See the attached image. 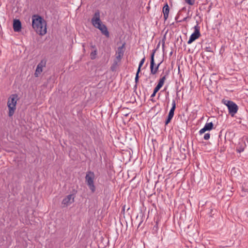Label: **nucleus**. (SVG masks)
<instances>
[{
	"instance_id": "dca6fc26",
	"label": "nucleus",
	"mask_w": 248,
	"mask_h": 248,
	"mask_svg": "<svg viewBox=\"0 0 248 248\" xmlns=\"http://www.w3.org/2000/svg\"><path fill=\"white\" fill-rule=\"evenodd\" d=\"M97 50H93L90 54V57L91 59L92 60H94L96 58L97 55Z\"/></svg>"
},
{
	"instance_id": "72a5a7b5",
	"label": "nucleus",
	"mask_w": 248,
	"mask_h": 248,
	"mask_svg": "<svg viewBox=\"0 0 248 248\" xmlns=\"http://www.w3.org/2000/svg\"><path fill=\"white\" fill-rule=\"evenodd\" d=\"M82 46L84 47V44H83Z\"/></svg>"
},
{
	"instance_id": "a878e982",
	"label": "nucleus",
	"mask_w": 248,
	"mask_h": 248,
	"mask_svg": "<svg viewBox=\"0 0 248 248\" xmlns=\"http://www.w3.org/2000/svg\"><path fill=\"white\" fill-rule=\"evenodd\" d=\"M90 47L91 48L93 49V50H97V48L95 46V45H93V44L91 43H90Z\"/></svg>"
},
{
	"instance_id": "6ab92c4d",
	"label": "nucleus",
	"mask_w": 248,
	"mask_h": 248,
	"mask_svg": "<svg viewBox=\"0 0 248 248\" xmlns=\"http://www.w3.org/2000/svg\"><path fill=\"white\" fill-rule=\"evenodd\" d=\"M145 58L144 57L140 61L139 65V67H138V70H137V71H139V72H140L141 67L142 66V65L143 64V63H144V62H145Z\"/></svg>"
},
{
	"instance_id": "f3484780",
	"label": "nucleus",
	"mask_w": 248,
	"mask_h": 248,
	"mask_svg": "<svg viewBox=\"0 0 248 248\" xmlns=\"http://www.w3.org/2000/svg\"><path fill=\"white\" fill-rule=\"evenodd\" d=\"M118 62H119L117 60H115L114 61L113 64L111 66V70L112 71H115L116 70L115 69H116V66L118 65Z\"/></svg>"
},
{
	"instance_id": "6e6552de",
	"label": "nucleus",
	"mask_w": 248,
	"mask_h": 248,
	"mask_svg": "<svg viewBox=\"0 0 248 248\" xmlns=\"http://www.w3.org/2000/svg\"><path fill=\"white\" fill-rule=\"evenodd\" d=\"M46 61L43 60L41 61V62L38 64L34 73L35 77H38L39 76L43 71V68L46 66Z\"/></svg>"
},
{
	"instance_id": "2eb2a0df",
	"label": "nucleus",
	"mask_w": 248,
	"mask_h": 248,
	"mask_svg": "<svg viewBox=\"0 0 248 248\" xmlns=\"http://www.w3.org/2000/svg\"><path fill=\"white\" fill-rule=\"evenodd\" d=\"M213 126H214V125H213V123L210 122V123H206L204 125V127L207 130V131H210L213 129Z\"/></svg>"
},
{
	"instance_id": "bb28decb",
	"label": "nucleus",
	"mask_w": 248,
	"mask_h": 248,
	"mask_svg": "<svg viewBox=\"0 0 248 248\" xmlns=\"http://www.w3.org/2000/svg\"><path fill=\"white\" fill-rule=\"evenodd\" d=\"M188 18H189L188 16L184 18L182 20L178 21V22H182V21H186L187 19Z\"/></svg>"
},
{
	"instance_id": "473e14b6",
	"label": "nucleus",
	"mask_w": 248,
	"mask_h": 248,
	"mask_svg": "<svg viewBox=\"0 0 248 248\" xmlns=\"http://www.w3.org/2000/svg\"><path fill=\"white\" fill-rule=\"evenodd\" d=\"M172 54V52L171 51L170 53V55H171Z\"/></svg>"
},
{
	"instance_id": "9b49d317",
	"label": "nucleus",
	"mask_w": 248,
	"mask_h": 248,
	"mask_svg": "<svg viewBox=\"0 0 248 248\" xmlns=\"http://www.w3.org/2000/svg\"><path fill=\"white\" fill-rule=\"evenodd\" d=\"M13 29L16 32L20 31L21 29V23L19 19H15L14 20Z\"/></svg>"
},
{
	"instance_id": "5701e85b",
	"label": "nucleus",
	"mask_w": 248,
	"mask_h": 248,
	"mask_svg": "<svg viewBox=\"0 0 248 248\" xmlns=\"http://www.w3.org/2000/svg\"><path fill=\"white\" fill-rule=\"evenodd\" d=\"M207 130L205 128V127L204 126L202 128L200 131L199 133L200 135L203 134L205 133Z\"/></svg>"
},
{
	"instance_id": "7ed1b4c3",
	"label": "nucleus",
	"mask_w": 248,
	"mask_h": 248,
	"mask_svg": "<svg viewBox=\"0 0 248 248\" xmlns=\"http://www.w3.org/2000/svg\"><path fill=\"white\" fill-rule=\"evenodd\" d=\"M17 96L16 94H13L8 99L7 106L9 108L8 115L10 117L13 115L16 109Z\"/></svg>"
},
{
	"instance_id": "412c9836",
	"label": "nucleus",
	"mask_w": 248,
	"mask_h": 248,
	"mask_svg": "<svg viewBox=\"0 0 248 248\" xmlns=\"http://www.w3.org/2000/svg\"><path fill=\"white\" fill-rule=\"evenodd\" d=\"M140 73V72H139V71H137V73H136V77H135V83L136 84H138V82L139 81V73Z\"/></svg>"
},
{
	"instance_id": "c85d7f7f",
	"label": "nucleus",
	"mask_w": 248,
	"mask_h": 248,
	"mask_svg": "<svg viewBox=\"0 0 248 248\" xmlns=\"http://www.w3.org/2000/svg\"><path fill=\"white\" fill-rule=\"evenodd\" d=\"M137 88V84L136 83L135 86H134V92H136Z\"/></svg>"
},
{
	"instance_id": "f704fd0d",
	"label": "nucleus",
	"mask_w": 248,
	"mask_h": 248,
	"mask_svg": "<svg viewBox=\"0 0 248 248\" xmlns=\"http://www.w3.org/2000/svg\"><path fill=\"white\" fill-rule=\"evenodd\" d=\"M159 46V43L158 44L157 47H158Z\"/></svg>"
},
{
	"instance_id": "393cba45",
	"label": "nucleus",
	"mask_w": 248,
	"mask_h": 248,
	"mask_svg": "<svg viewBox=\"0 0 248 248\" xmlns=\"http://www.w3.org/2000/svg\"><path fill=\"white\" fill-rule=\"evenodd\" d=\"M244 148L243 147H237L236 149V151L239 153H241V152L244 151Z\"/></svg>"
},
{
	"instance_id": "2f4dec72",
	"label": "nucleus",
	"mask_w": 248,
	"mask_h": 248,
	"mask_svg": "<svg viewBox=\"0 0 248 248\" xmlns=\"http://www.w3.org/2000/svg\"><path fill=\"white\" fill-rule=\"evenodd\" d=\"M178 19V17L177 16H176L175 17V20H177Z\"/></svg>"
},
{
	"instance_id": "4468645a",
	"label": "nucleus",
	"mask_w": 248,
	"mask_h": 248,
	"mask_svg": "<svg viewBox=\"0 0 248 248\" xmlns=\"http://www.w3.org/2000/svg\"><path fill=\"white\" fill-rule=\"evenodd\" d=\"M168 74V72H167L166 74L159 79V82L156 86H159L160 88L163 86L165 80H166V76Z\"/></svg>"
},
{
	"instance_id": "20e7f679",
	"label": "nucleus",
	"mask_w": 248,
	"mask_h": 248,
	"mask_svg": "<svg viewBox=\"0 0 248 248\" xmlns=\"http://www.w3.org/2000/svg\"><path fill=\"white\" fill-rule=\"evenodd\" d=\"M95 175L93 172L88 171L85 176V181L89 188L93 193L95 191V186L94 184Z\"/></svg>"
},
{
	"instance_id": "f8f14e48",
	"label": "nucleus",
	"mask_w": 248,
	"mask_h": 248,
	"mask_svg": "<svg viewBox=\"0 0 248 248\" xmlns=\"http://www.w3.org/2000/svg\"><path fill=\"white\" fill-rule=\"evenodd\" d=\"M170 11L169 6L167 3L163 7V13L164 15V18L165 20H166L169 16V14Z\"/></svg>"
},
{
	"instance_id": "1a4fd4ad",
	"label": "nucleus",
	"mask_w": 248,
	"mask_h": 248,
	"mask_svg": "<svg viewBox=\"0 0 248 248\" xmlns=\"http://www.w3.org/2000/svg\"><path fill=\"white\" fill-rule=\"evenodd\" d=\"M124 44H123V45L121 46L118 47L117 51H116V59L118 60V62H120L122 58L124 56V51L123 50L124 47Z\"/></svg>"
},
{
	"instance_id": "b1692460",
	"label": "nucleus",
	"mask_w": 248,
	"mask_h": 248,
	"mask_svg": "<svg viewBox=\"0 0 248 248\" xmlns=\"http://www.w3.org/2000/svg\"><path fill=\"white\" fill-rule=\"evenodd\" d=\"M210 137V134L209 133H206L204 136V139L205 140H208L209 139Z\"/></svg>"
},
{
	"instance_id": "0eeeda50",
	"label": "nucleus",
	"mask_w": 248,
	"mask_h": 248,
	"mask_svg": "<svg viewBox=\"0 0 248 248\" xmlns=\"http://www.w3.org/2000/svg\"><path fill=\"white\" fill-rule=\"evenodd\" d=\"M194 31L192 34L190 35L189 40L187 42V44H190L195 40L199 38L201 36V33L200 32V27L198 25V24L194 27Z\"/></svg>"
},
{
	"instance_id": "a211bd4d",
	"label": "nucleus",
	"mask_w": 248,
	"mask_h": 248,
	"mask_svg": "<svg viewBox=\"0 0 248 248\" xmlns=\"http://www.w3.org/2000/svg\"><path fill=\"white\" fill-rule=\"evenodd\" d=\"M160 88H161L159 87V86H156L155 88L153 93L152 94L151 97H155V96L156 93L160 90Z\"/></svg>"
},
{
	"instance_id": "39448f33",
	"label": "nucleus",
	"mask_w": 248,
	"mask_h": 248,
	"mask_svg": "<svg viewBox=\"0 0 248 248\" xmlns=\"http://www.w3.org/2000/svg\"><path fill=\"white\" fill-rule=\"evenodd\" d=\"M222 102L227 107L229 114L232 116H233L237 113L238 107L234 102L232 101L225 99H223Z\"/></svg>"
},
{
	"instance_id": "4be33fe9",
	"label": "nucleus",
	"mask_w": 248,
	"mask_h": 248,
	"mask_svg": "<svg viewBox=\"0 0 248 248\" xmlns=\"http://www.w3.org/2000/svg\"><path fill=\"white\" fill-rule=\"evenodd\" d=\"M172 118L173 117L168 115L167 119L165 121V125H167L170 122Z\"/></svg>"
},
{
	"instance_id": "7c9ffc66",
	"label": "nucleus",
	"mask_w": 248,
	"mask_h": 248,
	"mask_svg": "<svg viewBox=\"0 0 248 248\" xmlns=\"http://www.w3.org/2000/svg\"><path fill=\"white\" fill-rule=\"evenodd\" d=\"M157 222H156V225L154 226V228H156V230L157 229Z\"/></svg>"
},
{
	"instance_id": "ddd939ff",
	"label": "nucleus",
	"mask_w": 248,
	"mask_h": 248,
	"mask_svg": "<svg viewBox=\"0 0 248 248\" xmlns=\"http://www.w3.org/2000/svg\"><path fill=\"white\" fill-rule=\"evenodd\" d=\"M175 108H176V102L174 100H173L172 101V107L169 111L168 115L173 117L174 116V110H175Z\"/></svg>"
},
{
	"instance_id": "f257e3e1",
	"label": "nucleus",
	"mask_w": 248,
	"mask_h": 248,
	"mask_svg": "<svg viewBox=\"0 0 248 248\" xmlns=\"http://www.w3.org/2000/svg\"><path fill=\"white\" fill-rule=\"evenodd\" d=\"M32 26L36 32L43 35L46 33V22L40 16L34 15L32 16Z\"/></svg>"
},
{
	"instance_id": "423d86ee",
	"label": "nucleus",
	"mask_w": 248,
	"mask_h": 248,
	"mask_svg": "<svg viewBox=\"0 0 248 248\" xmlns=\"http://www.w3.org/2000/svg\"><path fill=\"white\" fill-rule=\"evenodd\" d=\"M156 49H154L153 50V52L151 54V60H150V71H151V74L152 75H155L156 74L158 70L159 66L160 65V64L162 63V62H159L155 67V60H154V56L155 53V52Z\"/></svg>"
},
{
	"instance_id": "9d476101",
	"label": "nucleus",
	"mask_w": 248,
	"mask_h": 248,
	"mask_svg": "<svg viewBox=\"0 0 248 248\" xmlns=\"http://www.w3.org/2000/svg\"><path fill=\"white\" fill-rule=\"evenodd\" d=\"M74 198L73 196V195L70 194L67 195L65 198H64L62 201V204L67 206L70 203L74 202Z\"/></svg>"
},
{
	"instance_id": "c756f323",
	"label": "nucleus",
	"mask_w": 248,
	"mask_h": 248,
	"mask_svg": "<svg viewBox=\"0 0 248 248\" xmlns=\"http://www.w3.org/2000/svg\"><path fill=\"white\" fill-rule=\"evenodd\" d=\"M162 42H162V48H163V49H164V46H165V40H164V39H163L162 40Z\"/></svg>"
},
{
	"instance_id": "cd10ccee",
	"label": "nucleus",
	"mask_w": 248,
	"mask_h": 248,
	"mask_svg": "<svg viewBox=\"0 0 248 248\" xmlns=\"http://www.w3.org/2000/svg\"><path fill=\"white\" fill-rule=\"evenodd\" d=\"M206 51L209 52H212V50H211V48L210 47H206Z\"/></svg>"
},
{
	"instance_id": "f03ea898",
	"label": "nucleus",
	"mask_w": 248,
	"mask_h": 248,
	"mask_svg": "<svg viewBox=\"0 0 248 248\" xmlns=\"http://www.w3.org/2000/svg\"><path fill=\"white\" fill-rule=\"evenodd\" d=\"M92 23L96 28L101 31L102 33L105 35L107 37L109 36V32L106 25L103 24L100 18V12L99 11L95 12L93 17L92 19Z\"/></svg>"
},
{
	"instance_id": "aec40b11",
	"label": "nucleus",
	"mask_w": 248,
	"mask_h": 248,
	"mask_svg": "<svg viewBox=\"0 0 248 248\" xmlns=\"http://www.w3.org/2000/svg\"><path fill=\"white\" fill-rule=\"evenodd\" d=\"M185 1L190 5H193L195 4V0H184Z\"/></svg>"
}]
</instances>
